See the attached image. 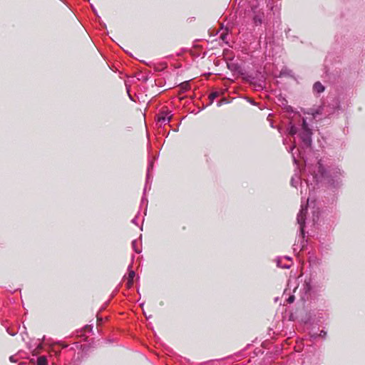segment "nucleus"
Instances as JSON below:
<instances>
[{
  "label": "nucleus",
  "mask_w": 365,
  "mask_h": 365,
  "mask_svg": "<svg viewBox=\"0 0 365 365\" xmlns=\"http://www.w3.org/2000/svg\"><path fill=\"white\" fill-rule=\"evenodd\" d=\"M145 202H146V203H147V202H148V200H147L146 199L143 198V199H142V200H141V203H142V204H143V203H145Z\"/></svg>",
  "instance_id": "obj_24"
},
{
  "label": "nucleus",
  "mask_w": 365,
  "mask_h": 365,
  "mask_svg": "<svg viewBox=\"0 0 365 365\" xmlns=\"http://www.w3.org/2000/svg\"><path fill=\"white\" fill-rule=\"evenodd\" d=\"M285 258H286V259H287V260H289V261H291V258H290V257H286Z\"/></svg>",
  "instance_id": "obj_28"
},
{
  "label": "nucleus",
  "mask_w": 365,
  "mask_h": 365,
  "mask_svg": "<svg viewBox=\"0 0 365 365\" xmlns=\"http://www.w3.org/2000/svg\"><path fill=\"white\" fill-rule=\"evenodd\" d=\"M227 35H228V33H227V31H223L220 34V38L225 41L226 40V38H227Z\"/></svg>",
  "instance_id": "obj_17"
},
{
  "label": "nucleus",
  "mask_w": 365,
  "mask_h": 365,
  "mask_svg": "<svg viewBox=\"0 0 365 365\" xmlns=\"http://www.w3.org/2000/svg\"><path fill=\"white\" fill-rule=\"evenodd\" d=\"M288 286H289H289H291V282H289L288 283Z\"/></svg>",
  "instance_id": "obj_33"
},
{
  "label": "nucleus",
  "mask_w": 365,
  "mask_h": 365,
  "mask_svg": "<svg viewBox=\"0 0 365 365\" xmlns=\"http://www.w3.org/2000/svg\"><path fill=\"white\" fill-rule=\"evenodd\" d=\"M300 181V177L298 174H295L291 179V185L293 187H297V185Z\"/></svg>",
  "instance_id": "obj_10"
},
{
  "label": "nucleus",
  "mask_w": 365,
  "mask_h": 365,
  "mask_svg": "<svg viewBox=\"0 0 365 365\" xmlns=\"http://www.w3.org/2000/svg\"><path fill=\"white\" fill-rule=\"evenodd\" d=\"M218 96V93L217 92H213L212 93L210 94L209 96V98L211 101V103L213 101V100L217 98Z\"/></svg>",
  "instance_id": "obj_15"
},
{
  "label": "nucleus",
  "mask_w": 365,
  "mask_h": 365,
  "mask_svg": "<svg viewBox=\"0 0 365 365\" xmlns=\"http://www.w3.org/2000/svg\"><path fill=\"white\" fill-rule=\"evenodd\" d=\"M313 91L317 93H321L324 91V86L320 82H316L313 86Z\"/></svg>",
  "instance_id": "obj_7"
},
{
  "label": "nucleus",
  "mask_w": 365,
  "mask_h": 365,
  "mask_svg": "<svg viewBox=\"0 0 365 365\" xmlns=\"http://www.w3.org/2000/svg\"><path fill=\"white\" fill-rule=\"evenodd\" d=\"M277 265L279 267L284 268V269H287V268L290 267L291 262L289 264H283V263H282V260L279 259L277 261Z\"/></svg>",
  "instance_id": "obj_12"
},
{
  "label": "nucleus",
  "mask_w": 365,
  "mask_h": 365,
  "mask_svg": "<svg viewBox=\"0 0 365 365\" xmlns=\"http://www.w3.org/2000/svg\"><path fill=\"white\" fill-rule=\"evenodd\" d=\"M315 168H317V172L315 170H313L312 178L315 182H319L322 179L327 180V183L333 188L339 187L341 182V170L338 168H334L327 171L322 163V160H319ZM312 172V170L305 165V170Z\"/></svg>",
  "instance_id": "obj_1"
},
{
  "label": "nucleus",
  "mask_w": 365,
  "mask_h": 365,
  "mask_svg": "<svg viewBox=\"0 0 365 365\" xmlns=\"http://www.w3.org/2000/svg\"><path fill=\"white\" fill-rule=\"evenodd\" d=\"M307 211V206L306 205L304 207V205H302L301 210L297 217V223L299 225L300 235H302V237L303 238L304 237V225H305Z\"/></svg>",
  "instance_id": "obj_4"
},
{
  "label": "nucleus",
  "mask_w": 365,
  "mask_h": 365,
  "mask_svg": "<svg viewBox=\"0 0 365 365\" xmlns=\"http://www.w3.org/2000/svg\"><path fill=\"white\" fill-rule=\"evenodd\" d=\"M327 335V332L324 331V330H322L320 331V334H319V336H322V337H325V336Z\"/></svg>",
  "instance_id": "obj_19"
},
{
  "label": "nucleus",
  "mask_w": 365,
  "mask_h": 365,
  "mask_svg": "<svg viewBox=\"0 0 365 365\" xmlns=\"http://www.w3.org/2000/svg\"><path fill=\"white\" fill-rule=\"evenodd\" d=\"M8 332H9V334L10 335H11V336H14V335L16 334V333H11V332H9V331H8Z\"/></svg>",
  "instance_id": "obj_27"
},
{
  "label": "nucleus",
  "mask_w": 365,
  "mask_h": 365,
  "mask_svg": "<svg viewBox=\"0 0 365 365\" xmlns=\"http://www.w3.org/2000/svg\"><path fill=\"white\" fill-rule=\"evenodd\" d=\"M217 106H221V102H218V103H217Z\"/></svg>",
  "instance_id": "obj_32"
},
{
  "label": "nucleus",
  "mask_w": 365,
  "mask_h": 365,
  "mask_svg": "<svg viewBox=\"0 0 365 365\" xmlns=\"http://www.w3.org/2000/svg\"><path fill=\"white\" fill-rule=\"evenodd\" d=\"M136 243H137V241L135 240L132 242V246H133V250L137 252V253H140L141 252L140 250H138L136 248Z\"/></svg>",
  "instance_id": "obj_16"
},
{
  "label": "nucleus",
  "mask_w": 365,
  "mask_h": 365,
  "mask_svg": "<svg viewBox=\"0 0 365 365\" xmlns=\"http://www.w3.org/2000/svg\"><path fill=\"white\" fill-rule=\"evenodd\" d=\"M153 163L150 162L148 166V173H147V178H146V182H145V188H144V190L145 191L146 189H147V187L149 184V180H150V170L153 169Z\"/></svg>",
  "instance_id": "obj_9"
},
{
  "label": "nucleus",
  "mask_w": 365,
  "mask_h": 365,
  "mask_svg": "<svg viewBox=\"0 0 365 365\" xmlns=\"http://www.w3.org/2000/svg\"><path fill=\"white\" fill-rule=\"evenodd\" d=\"M181 89L183 91H187L190 89L189 81H185L180 84Z\"/></svg>",
  "instance_id": "obj_13"
},
{
  "label": "nucleus",
  "mask_w": 365,
  "mask_h": 365,
  "mask_svg": "<svg viewBox=\"0 0 365 365\" xmlns=\"http://www.w3.org/2000/svg\"><path fill=\"white\" fill-rule=\"evenodd\" d=\"M287 291H288V289H285V290H284V295H285V294H286V292H287Z\"/></svg>",
  "instance_id": "obj_30"
},
{
  "label": "nucleus",
  "mask_w": 365,
  "mask_h": 365,
  "mask_svg": "<svg viewBox=\"0 0 365 365\" xmlns=\"http://www.w3.org/2000/svg\"><path fill=\"white\" fill-rule=\"evenodd\" d=\"M287 130L290 135L293 136L298 134L303 149L311 147L312 143V130L305 118L299 119L297 124L290 122Z\"/></svg>",
  "instance_id": "obj_2"
},
{
  "label": "nucleus",
  "mask_w": 365,
  "mask_h": 365,
  "mask_svg": "<svg viewBox=\"0 0 365 365\" xmlns=\"http://www.w3.org/2000/svg\"><path fill=\"white\" fill-rule=\"evenodd\" d=\"M132 222H133V223H134V224H135V225H137V224H138V223H137V217H135V218H133V219L132 220Z\"/></svg>",
  "instance_id": "obj_23"
},
{
  "label": "nucleus",
  "mask_w": 365,
  "mask_h": 365,
  "mask_svg": "<svg viewBox=\"0 0 365 365\" xmlns=\"http://www.w3.org/2000/svg\"><path fill=\"white\" fill-rule=\"evenodd\" d=\"M295 297L293 294H289L288 298L286 299V301L288 304H292L294 302Z\"/></svg>",
  "instance_id": "obj_14"
},
{
  "label": "nucleus",
  "mask_w": 365,
  "mask_h": 365,
  "mask_svg": "<svg viewBox=\"0 0 365 365\" xmlns=\"http://www.w3.org/2000/svg\"><path fill=\"white\" fill-rule=\"evenodd\" d=\"M312 337H313V338H316V337H317V335L313 334V335H312Z\"/></svg>",
  "instance_id": "obj_31"
},
{
  "label": "nucleus",
  "mask_w": 365,
  "mask_h": 365,
  "mask_svg": "<svg viewBox=\"0 0 365 365\" xmlns=\"http://www.w3.org/2000/svg\"><path fill=\"white\" fill-rule=\"evenodd\" d=\"M9 360L11 362H16V359H15L14 356H11L10 358H9Z\"/></svg>",
  "instance_id": "obj_20"
},
{
  "label": "nucleus",
  "mask_w": 365,
  "mask_h": 365,
  "mask_svg": "<svg viewBox=\"0 0 365 365\" xmlns=\"http://www.w3.org/2000/svg\"><path fill=\"white\" fill-rule=\"evenodd\" d=\"M294 148H295V145H293L292 147H290V148H289V150H288V151L292 152Z\"/></svg>",
  "instance_id": "obj_22"
},
{
  "label": "nucleus",
  "mask_w": 365,
  "mask_h": 365,
  "mask_svg": "<svg viewBox=\"0 0 365 365\" xmlns=\"http://www.w3.org/2000/svg\"><path fill=\"white\" fill-rule=\"evenodd\" d=\"M292 158H293V161H294V163L295 164H297V160L296 157L294 156V153H292Z\"/></svg>",
  "instance_id": "obj_21"
},
{
  "label": "nucleus",
  "mask_w": 365,
  "mask_h": 365,
  "mask_svg": "<svg viewBox=\"0 0 365 365\" xmlns=\"http://www.w3.org/2000/svg\"><path fill=\"white\" fill-rule=\"evenodd\" d=\"M318 213H319V212H317V215H315V212H314V214H313V222H316L319 219Z\"/></svg>",
  "instance_id": "obj_18"
},
{
  "label": "nucleus",
  "mask_w": 365,
  "mask_h": 365,
  "mask_svg": "<svg viewBox=\"0 0 365 365\" xmlns=\"http://www.w3.org/2000/svg\"><path fill=\"white\" fill-rule=\"evenodd\" d=\"M36 365H47V359L46 356H41L37 359Z\"/></svg>",
  "instance_id": "obj_11"
},
{
  "label": "nucleus",
  "mask_w": 365,
  "mask_h": 365,
  "mask_svg": "<svg viewBox=\"0 0 365 365\" xmlns=\"http://www.w3.org/2000/svg\"><path fill=\"white\" fill-rule=\"evenodd\" d=\"M293 287H294V292H295V290L297 289V287L295 286V282H294Z\"/></svg>",
  "instance_id": "obj_26"
},
{
  "label": "nucleus",
  "mask_w": 365,
  "mask_h": 365,
  "mask_svg": "<svg viewBox=\"0 0 365 365\" xmlns=\"http://www.w3.org/2000/svg\"><path fill=\"white\" fill-rule=\"evenodd\" d=\"M307 205H308V204L310 202V201H311V199H310V197H309L307 198Z\"/></svg>",
  "instance_id": "obj_25"
},
{
  "label": "nucleus",
  "mask_w": 365,
  "mask_h": 365,
  "mask_svg": "<svg viewBox=\"0 0 365 365\" xmlns=\"http://www.w3.org/2000/svg\"><path fill=\"white\" fill-rule=\"evenodd\" d=\"M264 18V13L259 12L255 14L253 16V22L255 26L261 25L262 23V19Z\"/></svg>",
  "instance_id": "obj_6"
},
{
  "label": "nucleus",
  "mask_w": 365,
  "mask_h": 365,
  "mask_svg": "<svg viewBox=\"0 0 365 365\" xmlns=\"http://www.w3.org/2000/svg\"><path fill=\"white\" fill-rule=\"evenodd\" d=\"M173 118L171 112L165 110H161L158 115V121L160 123V126L169 123Z\"/></svg>",
  "instance_id": "obj_5"
},
{
  "label": "nucleus",
  "mask_w": 365,
  "mask_h": 365,
  "mask_svg": "<svg viewBox=\"0 0 365 365\" xmlns=\"http://www.w3.org/2000/svg\"><path fill=\"white\" fill-rule=\"evenodd\" d=\"M322 291V286L312 284L311 279H306L300 288L301 299L303 302L315 300Z\"/></svg>",
  "instance_id": "obj_3"
},
{
  "label": "nucleus",
  "mask_w": 365,
  "mask_h": 365,
  "mask_svg": "<svg viewBox=\"0 0 365 365\" xmlns=\"http://www.w3.org/2000/svg\"><path fill=\"white\" fill-rule=\"evenodd\" d=\"M135 275V273L133 270L129 271L128 277V282H127V286L128 288H130L133 286V278H134Z\"/></svg>",
  "instance_id": "obj_8"
},
{
  "label": "nucleus",
  "mask_w": 365,
  "mask_h": 365,
  "mask_svg": "<svg viewBox=\"0 0 365 365\" xmlns=\"http://www.w3.org/2000/svg\"><path fill=\"white\" fill-rule=\"evenodd\" d=\"M19 365H26V363H24V362H21V363H20Z\"/></svg>",
  "instance_id": "obj_29"
}]
</instances>
